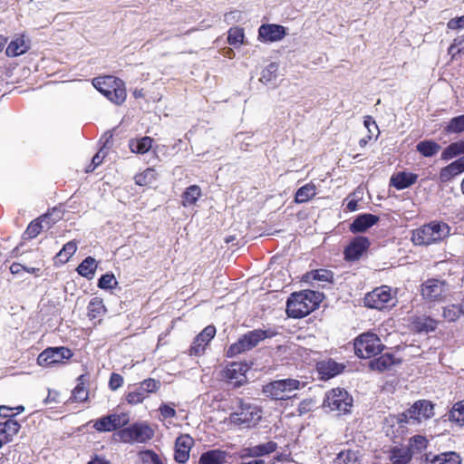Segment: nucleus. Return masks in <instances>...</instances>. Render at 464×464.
I'll return each mask as SVG.
<instances>
[{
  "mask_svg": "<svg viewBox=\"0 0 464 464\" xmlns=\"http://www.w3.org/2000/svg\"><path fill=\"white\" fill-rule=\"evenodd\" d=\"M323 298L322 293L313 290L294 293L287 300L286 313L290 317H304L317 308Z\"/></svg>",
  "mask_w": 464,
  "mask_h": 464,
  "instance_id": "1",
  "label": "nucleus"
},
{
  "mask_svg": "<svg viewBox=\"0 0 464 464\" xmlns=\"http://www.w3.org/2000/svg\"><path fill=\"white\" fill-rule=\"evenodd\" d=\"M450 234V227L444 222H430L411 233V241L417 246L440 242Z\"/></svg>",
  "mask_w": 464,
  "mask_h": 464,
  "instance_id": "2",
  "label": "nucleus"
},
{
  "mask_svg": "<svg viewBox=\"0 0 464 464\" xmlns=\"http://www.w3.org/2000/svg\"><path fill=\"white\" fill-rule=\"evenodd\" d=\"M96 90L115 104H121L127 97L125 83L119 78L111 75L96 77L92 80Z\"/></svg>",
  "mask_w": 464,
  "mask_h": 464,
  "instance_id": "3",
  "label": "nucleus"
},
{
  "mask_svg": "<svg viewBox=\"0 0 464 464\" xmlns=\"http://www.w3.org/2000/svg\"><path fill=\"white\" fill-rule=\"evenodd\" d=\"M275 332L271 330L256 329L244 334L237 343L231 344L227 351L228 357H234L241 353L251 350L256 347L259 342L271 338L275 335Z\"/></svg>",
  "mask_w": 464,
  "mask_h": 464,
  "instance_id": "4",
  "label": "nucleus"
},
{
  "mask_svg": "<svg viewBox=\"0 0 464 464\" xmlns=\"http://www.w3.org/2000/svg\"><path fill=\"white\" fill-rule=\"evenodd\" d=\"M303 387H304V382H301L296 379H284L274 381L265 385L263 392L275 400H285L290 398V394L293 392Z\"/></svg>",
  "mask_w": 464,
  "mask_h": 464,
  "instance_id": "5",
  "label": "nucleus"
},
{
  "mask_svg": "<svg viewBox=\"0 0 464 464\" xmlns=\"http://www.w3.org/2000/svg\"><path fill=\"white\" fill-rule=\"evenodd\" d=\"M383 348L384 345L375 334H362L354 341L355 353L362 358L375 356L381 353Z\"/></svg>",
  "mask_w": 464,
  "mask_h": 464,
  "instance_id": "6",
  "label": "nucleus"
},
{
  "mask_svg": "<svg viewBox=\"0 0 464 464\" xmlns=\"http://www.w3.org/2000/svg\"><path fill=\"white\" fill-rule=\"evenodd\" d=\"M353 397L343 389H333L325 394L323 406L331 411L346 413L353 406Z\"/></svg>",
  "mask_w": 464,
  "mask_h": 464,
  "instance_id": "7",
  "label": "nucleus"
},
{
  "mask_svg": "<svg viewBox=\"0 0 464 464\" xmlns=\"http://www.w3.org/2000/svg\"><path fill=\"white\" fill-rule=\"evenodd\" d=\"M118 436L124 443H144L153 438L154 430L146 423H134L121 430Z\"/></svg>",
  "mask_w": 464,
  "mask_h": 464,
  "instance_id": "8",
  "label": "nucleus"
},
{
  "mask_svg": "<svg viewBox=\"0 0 464 464\" xmlns=\"http://www.w3.org/2000/svg\"><path fill=\"white\" fill-rule=\"evenodd\" d=\"M364 304L367 307L382 310L394 306L395 300L391 288L382 285L365 295Z\"/></svg>",
  "mask_w": 464,
  "mask_h": 464,
  "instance_id": "9",
  "label": "nucleus"
},
{
  "mask_svg": "<svg viewBox=\"0 0 464 464\" xmlns=\"http://www.w3.org/2000/svg\"><path fill=\"white\" fill-rule=\"evenodd\" d=\"M434 415L433 405L428 401H416L406 412L398 416V422H421Z\"/></svg>",
  "mask_w": 464,
  "mask_h": 464,
  "instance_id": "10",
  "label": "nucleus"
},
{
  "mask_svg": "<svg viewBox=\"0 0 464 464\" xmlns=\"http://www.w3.org/2000/svg\"><path fill=\"white\" fill-rule=\"evenodd\" d=\"M449 293L450 288L448 284L439 279H428L421 285V295L425 300L430 302L442 301Z\"/></svg>",
  "mask_w": 464,
  "mask_h": 464,
  "instance_id": "11",
  "label": "nucleus"
},
{
  "mask_svg": "<svg viewBox=\"0 0 464 464\" xmlns=\"http://www.w3.org/2000/svg\"><path fill=\"white\" fill-rule=\"evenodd\" d=\"M261 419V411L256 405L245 403L240 401L238 411L231 415V420L239 425L251 427L256 425Z\"/></svg>",
  "mask_w": 464,
  "mask_h": 464,
  "instance_id": "12",
  "label": "nucleus"
},
{
  "mask_svg": "<svg viewBox=\"0 0 464 464\" xmlns=\"http://www.w3.org/2000/svg\"><path fill=\"white\" fill-rule=\"evenodd\" d=\"M72 356V351L66 347H49L38 355L37 363L46 367L63 362L64 359H70Z\"/></svg>",
  "mask_w": 464,
  "mask_h": 464,
  "instance_id": "13",
  "label": "nucleus"
},
{
  "mask_svg": "<svg viewBox=\"0 0 464 464\" xmlns=\"http://www.w3.org/2000/svg\"><path fill=\"white\" fill-rule=\"evenodd\" d=\"M129 421L127 413H113L97 420L93 428L100 432H109L127 425Z\"/></svg>",
  "mask_w": 464,
  "mask_h": 464,
  "instance_id": "14",
  "label": "nucleus"
},
{
  "mask_svg": "<svg viewBox=\"0 0 464 464\" xmlns=\"http://www.w3.org/2000/svg\"><path fill=\"white\" fill-rule=\"evenodd\" d=\"M216 334V328L213 325H208L199 333L194 339L190 347V353L194 355H200L204 353L207 345L214 338Z\"/></svg>",
  "mask_w": 464,
  "mask_h": 464,
  "instance_id": "15",
  "label": "nucleus"
},
{
  "mask_svg": "<svg viewBox=\"0 0 464 464\" xmlns=\"http://www.w3.org/2000/svg\"><path fill=\"white\" fill-rule=\"evenodd\" d=\"M193 444L194 440L188 434L178 437L175 442V460L179 463L187 462Z\"/></svg>",
  "mask_w": 464,
  "mask_h": 464,
  "instance_id": "16",
  "label": "nucleus"
},
{
  "mask_svg": "<svg viewBox=\"0 0 464 464\" xmlns=\"http://www.w3.org/2000/svg\"><path fill=\"white\" fill-rule=\"evenodd\" d=\"M370 246V242L365 237H355L344 250L345 258L348 260H357Z\"/></svg>",
  "mask_w": 464,
  "mask_h": 464,
  "instance_id": "17",
  "label": "nucleus"
},
{
  "mask_svg": "<svg viewBox=\"0 0 464 464\" xmlns=\"http://www.w3.org/2000/svg\"><path fill=\"white\" fill-rule=\"evenodd\" d=\"M246 365L241 362H232L224 371L225 377L236 386L242 385L246 381Z\"/></svg>",
  "mask_w": 464,
  "mask_h": 464,
  "instance_id": "18",
  "label": "nucleus"
},
{
  "mask_svg": "<svg viewBox=\"0 0 464 464\" xmlns=\"http://www.w3.org/2000/svg\"><path fill=\"white\" fill-rule=\"evenodd\" d=\"M464 172V156L442 168L439 174L440 181L447 183Z\"/></svg>",
  "mask_w": 464,
  "mask_h": 464,
  "instance_id": "19",
  "label": "nucleus"
},
{
  "mask_svg": "<svg viewBox=\"0 0 464 464\" xmlns=\"http://www.w3.org/2000/svg\"><path fill=\"white\" fill-rule=\"evenodd\" d=\"M285 34V27L277 24H263L258 30V37L264 42L279 41Z\"/></svg>",
  "mask_w": 464,
  "mask_h": 464,
  "instance_id": "20",
  "label": "nucleus"
},
{
  "mask_svg": "<svg viewBox=\"0 0 464 464\" xmlns=\"http://www.w3.org/2000/svg\"><path fill=\"white\" fill-rule=\"evenodd\" d=\"M379 218L372 214H363L353 220L350 226V230L353 233H362L376 224Z\"/></svg>",
  "mask_w": 464,
  "mask_h": 464,
  "instance_id": "21",
  "label": "nucleus"
},
{
  "mask_svg": "<svg viewBox=\"0 0 464 464\" xmlns=\"http://www.w3.org/2000/svg\"><path fill=\"white\" fill-rule=\"evenodd\" d=\"M30 48L29 42L26 41L24 35L17 36L13 39L8 44L5 53L7 56L15 57L26 53Z\"/></svg>",
  "mask_w": 464,
  "mask_h": 464,
  "instance_id": "22",
  "label": "nucleus"
},
{
  "mask_svg": "<svg viewBox=\"0 0 464 464\" xmlns=\"http://www.w3.org/2000/svg\"><path fill=\"white\" fill-rule=\"evenodd\" d=\"M425 461L430 464H460V457L453 451L444 452L431 457V454H425Z\"/></svg>",
  "mask_w": 464,
  "mask_h": 464,
  "instance_id": "23",
  "label": "nucleus"
},
{
  "mask_svg": "<svg viewBox=\"0 0 464 464\" xmlns=\"http://www.w3.org/2000/svg\"><path fill=\"white\" fill-rule=\"evenodd\" d=\"M343 366L334 361L328 360L317 363V370L324 379L332 378L343 371Z\"/></svg>",
  "mask_w": 464,
  "mask_h": 464,
  "instance_id": "24",
  "label": "nucleus"
},
{
  "mask_svg": "<svg viewBox=\"0 0 464 464\" xmlns=\"http://www.w3.org/2000/svg\"><path fill=\"white\" fill-rule=\"evenodd\" d=\"M20 430L18 421L9 419L6 421L0 423V437L5 443L13 440V437L17 434Z\"/></svg>",
  "mask_w": 464,
  "mask_h": 464,
  "instance_id": "25",
  "label": "nucleus"
},
{
  "mask_svg": "<svg viewBox=\"0 0 464 464\" xmlns=\"http://www.w3.org/2000/svg\"><path fill=\"white\" fill-rule=\"evenodd\" d=\"M227 453L220 450L204 452L199 458V464H226Z\"/></svg>",
  "mask_w": 464,
  "mask_h": 464,
  "instance_id": "26",
  "label": "nucleus"
},
{
  "mask_svg": "<svg viewBox=\"0 0 464 464\" xmlns=\"http://www.w3.org/2000/svg\"><path fill=\"white\" fill-rule=\"evenodd\" d=\"M417 178L416 174L399 172L391 178V184L397 189H403L414 184Z\"/></svg>",
  "mask_w": 464,
  "mask_h": 464,
  "instance_id": "27",
  "label": "nucleus"
},
{
  "mask_svg": "<svg viewBox=\"0 0 464 464\" xmlns=\"http://www.w3.org/2000/svg\"><path fill=\"white\" fill-rule=\"evenodd\" d=\"M389 459L392 464H410L412 456L407 447H394L390 451Z\"/></svg>",
  "mask_w": 464,
  "mask_h": 464,
  "instance_id": "28",
  "label": "nucleus"
},
{
  "mask_svg": "<svg viewBox=\"0 0 464 464\" xmlns=\"http://www.w3.org/2000/svg\"><path fill=\"white\" fill-rule=\"evenodd\" d=\"M395 363L396 360L392 354L384 353L380 357L370 361L369 367L372 371L383 372L389 370Z\"/></svg>",
  "mask_w": 464,
  "mask_h": 464,
  "instance_id": "29",
  "label": "nucleus"
},
{
  "mask_svg": "<svg viewBox=\"0 0 464 464\" xmlns=\"http://www.w3.org/2000/svg\"><path fill=\"white\" fill-rule=\"evenodd\" d=\"M87 310V315L90 320L100 318L106 313V307L103 304V301L99 297H94L90 301Z\"/></svg>",
  "mask_w": 464,
  "mask_h": 464,
  "instance_id": "30",
  "label": "nucleus"
},
{
  "mask_svg": "<svg viewBox=\"0 0 464 464\" xmlns=\"http://www.w3.org/2000/svg\"><path fill=\"white\" fill-rule=\"evenodd\" d=\"M316 195V188L313 183L305 184L297 189L295 201L298 204L305 203Z\"/></svg>",
  "mask_w": 464,
  "mask_h": 464,
  "instance_id": "31",
  "label": "nucleus"
},
{
  "mask_svg": "<svg viewBox=\"0 0 464 464\" xmlns=\"http://www.w3.org/2000/svg\"><path fill=\"white\" fill-rule=\"evenodd\" d=\"M461 154H464V140L452 142L446 147L441 153V160H450Z\"/></svg>",
  "mask_w": 464,
  "mask_h": 464,
  "instance_id": "32",
  "label": "nucleus"
},
{
  "mask_svg": "<svg viewBox=\"0 0 464 464\" xmlns=\"http://www.w3.org/2000/svg\"><path fill=\"white\" fill-rule=\"evenodd\" d=\"M96 268V260L92 256H88L78 266L77 272L82 276L91 279L93 277Z\"/></svg>",
  "mask_w": 464,
  "mask_h": 464,
  "instance_id": "33",
  "label": "nucleus"
},
{
  "mask_svg": "<svg viewBox=\"0 0 464 464\" xmlns=\"http://www.w3.org/2000/svg\"><path fill=\"white\" fill-rule=\"evenodd\" d=\"M201 196V188L198 185H191L186 188L182 194V205L189 207L195 205L198 198Z\"/></svg>",
  "mask_w": 464,
  "mask_h": 464,
  "instance_id": "34",
  "label": "nucleus"
},
{
  "mask_svg": "<svg viewBox=\"0 0 464 464\" xmlns=\"http://www.w3.org/2000/svg\"><path fill=\"white\" fill-rule=\"evenodd\" d=\"M152 141L150 137L145 136L140 140H131L129 146L132 152L144 154L151 148Z\"/></svg>",
  "mask_w": 464,
  "mask_h": 464,
  "instance_id": "35",
  "label": "nucleus"
},
{
  "mask_svg": "<svg viewBox=\"0 0 464 464\" xmlns=\"http://www.w3.org/2000/svg\"><path fill=\"white\" fill-rule=\"evenodd\" d=\"M428 440L421 435H415L410 439L409 446L407 447L411 453V456L421 453L428 447Z\"/></svg>",
  "mask_w": 464,
  "mask_h": 464,
  "instance_id": "36",
  "label": "nucleus"
},
{
  "mask_svg": "<svg viewBox=\"0 0 464 464\" xmlns=\"http://www.w3.org/2000/svg\"><path fill=\"white\" fill-rule=\"evenodd\" d=\"M416 150L424 157H432L440 151V146L433 140H424L417 144Z\"/></svg>",
  "mask_w": 464,
  "mask_h": 464,
  "instance_id": "37",
  "label": "nucleus"
},
{
  "mask_svg": "<svg viewBox=\"0 0 464 464\" xmlns=\"http://www.w3.org/2000/svg\"><path fill=\"white\" fill-rule=\"evenodd\" d=\"M278 65L276 63L268 64L261 72L260 82L264 84H275L277 78Z\"/></svg>",
  "mask_w": 464,
  "mask_h": 464,
  "instance_id": "38",
  "label": "nucleus"
},
{
  "mask_svg": "<svg viewBox=\"0 0 464 464\" xmlns=\"http://www.w3.org/2000/svg\"><path fill=\"white\" fill-rule=\"evenodd\" d=\"M412 323L414 324V327L420 332L434 331L437 328L438 324L437 321L425 316L416 317Z\"/></svg>",
  "mask_w": 464,
  "mask_h": 464,
  "instance_id": "39",
  "label": "nucleus"
},
{
  "mask_svg": "<svg viewBox=\"0 0 464 464\" xmlns=\"http://www.w3.org/2000/svg\"><path fill=\"white\" fill-rule=\"evenodd\" d=\"M157 177L156 170L151 168H148L143 172L135 176V183L139 186H147L151 184Z\"/></svg>",
  "mask_w": 464,
  "mask_h": 464,
  "instance_id": "40",
  "label": "nucleus"
},
{
  "mask_svg": "<svg viewBox=\"0 0 464 464\" xmlns=\"http://www.w3.org/2000/svg\"><path fill=\"white\" fill-rule=\"evenodd\" d=\"M358 462L357 452L351 450L341 451L335 459V464H358Z\"/></svg>",
  "mask_w": 464,
  "mask_h": 464,
  "instance_id": "41",
  "label": "nucleus"
},
{
  "mask_svg": "<svg viewBox=\"0 0 464 464\" xmlns=\"http://www.w3.org/2000/svg\"><path fill=\"white\" fill-rule=\"evenodd\" d=\"M450 420L460 426H464V401L454 404L450 412Z\"/></svg>",
  "mask_w": 464,
  "mask_h": 464,
  "instance_id": "42",
  "label": "nucleus"
},
{
  "mask_svg": "<svg viewBox=\"0 0 464 464\" xmlns=\"http://www.w3.org/2000/svg\"><path fill=\"white\" fill-rule=\"evenodd\" d=\"M245 38L244 30L240 27H232L228 30L227 42L235 47L243 44Z\"/></svg>",
  "mask_w": 464,
  "mask_h": 464,
  "instance_id": "43",
  "label": "nucleus"
},
{
  "mask_svg": "<svg viewBox=\"0 0 464 464\" xmlns=\"http://www.w3.org/2000/svg\"><path fill=\"white\" fill-rule=\"evenodd\" d=\"M77 250V244L75 241H70L66 243L62 250L57 254V257L63 263L69 261V259L74 255Z\"/></svg>",
  "mask_w": 464,
  "mask_h": 464,
  "instance_id": "44",
  "label": "nucleus"
},
{
  "mask_svg": "<svg viewBox=\"0 0 464 464\" xmlns=\"http://www.w3.org/2000/svg\"><path fill=\"white\" fill-rule=\"evenodd\" d=\"M445 130L448 133H459L464 130V114L452 118L448 123Z\"/></svg>",
  "mask_w": 464,
  "mask_h": 464,
  "instance_id": "45",
  "label": "nucleus"
},
{
  "mask_svg": "<svg viewBox=\"0 0 464 464\" xmlns=\"http://www.w3.org/2000/svg\"><path fill=\"white\" fill-rule=\"evenodd\" d=\"M461 312L459 307L456 304H450L443 307L442 316L448 322H455L460 316Z\"/></svg>",
  "mask_w": 464,
  "mask_h": 464,
  "instance_id": "46",
  "label": "nucleus"
},
{
  "mask_svg": "<svg viewBox=\"0 0 464 464\" xmlns=\"http://www.w3.org/2000/svg\"><path fill=\"white\" fill-rule=\"evenodd\" d=\"M306 277L322 282H331L333 279V273L326 269L314 270L306 275Z\"/></svg>",
  "mask_w": 464,
  "mask_h": 464,
  "instance_id": "47",
  "label": "nucleus"
},
{
  "mask_svg": "<svg viewBox=\"0 0 464 464\" xmlns=\"http://www.w3.org/2000/svg\"><path fill=\"white\" fill-rule=\"evenodd\" d=\"M44 229V225L37 220H34L29 224L24 233L26 238H34L41 231Z\"/></svg>",
  "mask_w": 464,
  "mask_h": 464,
  "instance_id": "48",
  "label": "nucleus"
},
{
  "mask_svg": "<svg viewBox=\"0 0 464 464\" xmlns=\"http://www.w3.org/2000/svg\"><path fill=\"white\" fill-rule=\"evenodd\" d=\"M255 448H256L257 456L260 457V456L268 455V454L276 451L277 449V444L274 441H267L266 443L256 445V446H255Z\"/></svg>",
  "mask_w": 464,
  "mask_h": 464,
  "instance_id": "49",
  "label": "nucleus"
},
{
  "mask_svg": "<svg viewBox=\"0 0 464 464\" xmlns=\"http://www.w3.org/2000/svg\"><path fill=\"white\" fill-rule=\"evenodd\" d=\"M117 285V281L112 274H105L100 279L98 286L102 289H112Z\"/></svg>",
  "mask_w": 464,
  "mask_h": 464,
  "instance_id": "50",
  "label": "nucleus"
},
{
  "mask_svg": "<svg viewBox=\"0 0 464 464\" xmlns=\"http://www.w3.org/2000/svg\"><path fill=\"white\" fill-rule=\"evenodd\" d=\"M88 398V392L83 384H78L72 391V400L73 401H84Z\"/></svg>",
  "mask_w": 464,
  "mask_h": 464,
  "instance_id": "51",
  "label": "nucleus"
},
{
  "mask_svg": "<svg viewBox=\"0 0 464 464\" xmlns=\"http://www.w3.org/2000/svg\"><path fill=\"white\" fill-rule=\"evenodd\" d=\"M161 383L155 379H146L141 382V389L146 390L147 393L156 392L160 390Z\"/></svg>",
  "mask_w": 464,
  "mask_h": 464,
  "instance_id": "52",
  "label": "nucleus"
},
{
  "mask_svg": "<svg viewBox=\"0 0 464 464\" xmlns=\"http://www.w3.org/2000/svg\"><path fill=\"white\" fill-rule=\"evenodd\" d=\"M462 51H464V36L463 35L454 39L453 43L449 47V53H450L454 56L456 53H459Z\"/></svg>",
  "mask_w": 464,
  "mask_h": 464,
  "instance_id": "53",
  "label": "nucleus"
},
{
  "mask_svg": "<svg viewBox=\"0 0 464 464\" xmlns=\"http://www.w3.org/2000/svg\"><path fill=\"white\" fill-rule=\"evenodd\" d=\"M146 397L147 395L145 393H139L136 391H133L130 392L126 395V400L130 404L135 405L142 402Z\"/></svg>",
  "mask_w": 464,
  "mask_h": 464,
  "instance_id": "54",
  "label": "nucleus"
},
{
  "mask_svg": "<svg viewBox=\"0 0 464 464\" xmlns=\"http://www.w3.org/2000/svg\"><path fill=\"white\" fill-rule=\"evenodd\" d=\"M315 406V402L312 399H306L300 402L297 408V411L299 415L305 414L312 411V409Z\"/></svg>",
  "mask_w": 464,
  "mask_h": 464,
  "instance_id": "55",
  "label": "nucleus"
},
{
  "mask_svg": "<svg viewBox=\"0 0 464 464\" xmlns=\"http://www.w3.org/2000/svg\"><path fill=\"white\" fill-rule=\"evenodd\" d=\"M160 412L164 419L173 418L176 416L174 406L169 404H162L160 407Z\"/></svg>",
  "mask_w": 464,
  "mask_h": 464,
  "instance_id": "56",
  "label": "nucleus"
},
{
  "mask_svg": "<svg viewBox=\"0 0 464 464\" xmlns=\"http://www.w3.org/2000/svg\"><path fill=\"white\" fill-rule=\"evenodd\" d=\"M123 383V378L118 373H112L110 378L109 385L112 391L120 388Z\"/></svg>",
  "mask_w": 464,
  "mask_h": 464,
  "instance_id": "57",
  "label": "nucleus"
},
{
  "mask_svg": "<svg viewBox=\"0 0 464 464\" xmlns=\"http://www.w3.org/2000/svg\"><path fill=\"white\" fill-rule=\"evenodd\" d=\"M448 28L451 30L464 28V15L450 19L447 24Z\"/></svg>",
  "mask_w": 464,
  "mask_h": 464,
  "instance_id": "58",
  "label": "nucleus"
},
{
  "mask_svg": "<svg viewBox=\"0 0 464 464\" xmlns=\"http://www.w3.org/2000/svg\"><path fill=\"white\" fill-rule=\"evenodd\" d=\"M103 158H104V154L102 153V150H100L98 153H96L92 160V169H86V172L93 171L102 162Z\"/></svg>",
  "mask_w": 464,
  "mask_h": 464,
  "instance_id": "59",
  "label": "nucleus"
},
{
  "mask_svg": "<svg viewBox=\"0 0 464 464\" xmlns=\"http://www.w3.org/2000/svg\"><path fill=\"white\" fill-rule=\"evenodd\" d=\"M144 456L147 459V460H150L153 464H162L159 456L150 450H147L144 453Z\"/></svg>",
  "mask_w": 464,
  "mask_h": 464,
  "instance_id": "60",
  "label": "nucleus"
},
{
  "mask_svg": "<svg viewBox=\"0 0 464 464\" xmlns=\"http://www.w3.org/2000/svg\"><path fill=\"white\" fill-rule=\"evenodd\" d=\"M38 221L44 225V229H48L51 227L52 224L54 223V220L51 219L50 215L45 214L38 218Z\"/></svg>",
  "mask_w": 464,
  "mask_h": 464,
  "instance_id": "61",
  "label": "nucleus"
},
{
  "mask_svg": "<svg viewBox=\"0 0 464 464\" xmlns=\"http://www.w3.org/2000/svg\"><path fill=\"white\" fill-rule=\"evenodd\" d=\"M242 458L258 457L255 446L244 449L241 452Z\"/></svg>",
  "mask_w": 464,
  "mask_h": 464,
  "instance_id": "62",
  "label": "nucleus"
},
{
  "mask_svg": "<svg viewBox=\"0 0 464 464\" xmlns=\"http://www.w3.org/2000/svg\"><path fill=\"white\" fill-rule=\"evenodd\" d=\"M24 269H25V266H24L20 264H17V263H14L10 266V271L12 274H19L21 271H23Z\"/></svg>",
  "mask_w": 464,
  "mask_h": 464,
  "instance_id": "63",
  "label": "nucleus"
},
{
  "mask_svg": "<svg viewBox=\"0 0 464 464\" xmlns=\"http://www.w3.org/2000/svg\"><path fill=\"white\" fill-rule=\"evenodd\" d=\"M88 464H110V462L103 458L96 456Z\"/></svg>",
  "mask_w": 464,
  "mask_h": 464,
  "instance_id": "64",
  "label": "nucleus"
}]
</instances>
